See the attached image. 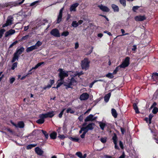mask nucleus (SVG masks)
<instances>
[{
  "label": "nucleus",
  "instance_id": "obj_27",
  "mask_svg": "<svg viewBox=\"0 0 158 158\" xmlns=\"http://www.w3.org/2000/svg\"><path fill=\"white\" fill-rule=\"evenodd\" d=\"M76 155H77L80 158H85L87 156L86 154H85L83 156L81 153L80 152H77L76 153Z\"/></svg>",
  "mask_w": 158,
  "mask_h": 158
},
{
  "label": "nucleus",
  "instance_id": "obj_20",
  "mask_svg": "<svg viewBox=\"0 0 158 158\" xmlns=\"http://www.w3.org/2000/svg\"><path fill=\"white\" fill-rule=\"evenodd\" d=\"M24 49L23 47H21L19 49L17 48L15 53L19 56L24 51Z\"/></svg>",
  "mask_w": 158,
  "mask_h": 158
},
{
  "label": "nucleus",
  "instance_id": "obj_40",
  "mask_svg": "<svg viewBox=\"0 0 158 158\" xmlns=\"http://www.w3.org/2000/svg\"><path fill=\"white\" fill-rule=\"evenodd\" d=\"M66 112L67 113H70L71 114H73L75 112V111L74 110H72L71 108L70 107L67 109Z\"/></svg>",
  "mask_w": 158,
  "mask_h": 158
},
{
  "label": "nucleus",
  "instance_id": "obj_30",
  "mask_svg": "<svg viewBox=\"0 0 158 158\" xmlns=\"http://www.w3.org/2000/svg\"><path fill=\"white\" fill-rule=\"evenodd\" d=\"M111 93H109L106 95L104 97V101L106 102H108L111 96Z\"/></svg>",
  "mask_w": 158,
  "mask_h": 158
},
{
  "label": "nucleus",
  "instance_id": "obj_15",
  "mask_svg": "<svg viewBox=\"0 0 158 158\" xmlns=\"http://www.w3.org/2000/svg\"><path fill=\"white\" fill-rule=\"evenodd\" d=\"M79 4L78 3L76 2L72 4L70 7V11H76V8L79 6Z\"/></svg>",
  "mask_w": 158,
  "mask_h": 158
},
{
  "label": "nucleus",
  "instance_id": "obj_5",
  "mask_svg": "<svg viewBox=\"0 0 158 158\" xmlns=\"http://www.w3.org/2000/svg\"><path fill=\"white\" fill-rule=\"evenodd\" d=\"M10 123L16 127L23 128L24 126V123L23 121H20L18 122L17 124L15 123L12 120L10 121Z\"/></svg>",
  "mask_w": 158,
  "mask_h": 158
},
{
  "label": "nucleus",
  "instance_id": "obj_24",
  "mask_svg": "<svg viewBox=\"0 0 158 158\" xmlns=\"http://www.w3.org/2000/svg\"><path fill=\"white\" fill-rule=\"evenodd\" d=\"M13 19V17L11 16H9L7 18L6 21V23L9 25H10L12 24V19Z\"/></svg>",
  "mask_w": 158,
  "mask_h": 158
},
{
  "label": "nucleus",
  "instance_id": "obj_4",
  "mask_svg": "<svg viewBox=\"0 0 158 158\" xmlns=\"http://www.w3.org/2000/svg\"><path fill=\"white\" fill-rule=\"evenodd\" d=\"M130 58L129 57H126L124 61H123L122 63L119 65L120 68H125L128 67L130 64Z\"/></svg>",
  "mask_w": 158,
  "mask_h": 158
},
{
  "label": "nucleus",
  "instance_id": "obj_9",
  "mask_svg": "<svg viewBox=\"0 0 158 158\" xmlns=\"http://www.w3.org/2000/svg\"><path fill=\"white\" fill-rule=\"evenodd\" d=\"M63 8H61L60 10L59 13V14L58 15L57 20H56V23H59L61 21L62 17V13L63 11Z\"/></svg>",
  "mask_w": 158,
  "mask_h": 158
},
{
  "label": "nucleus",
  "instance_id": "obj_61",
  "mask_svg": "<svg viewBox=\"0 0 158 158\" xmlns=\"http://www.w3.org/2000/svg\"><path fill=\"white\" fill-rule=\"evenodd\" d=\"M58 137L60 139H63L65 138L66 137L64 136V135H59L58 136Z\"/></svg>",
  "mask_w": 158,
  "mask_h": 158
},
{
  "label": "nucleus",
  "instance_id": "obj_17",
  "mask_svg": "<svg viewBox=\"0 0 158 158\" xmlns=\"http://www.w3.org/2000/svg\"><path fill=\"white\" fill-rule=\"evenodd\" d=\"M98 7L103 12H108L110 11V9L107 7L103 6L102 5H98Z\"/></svg>",
  "mask_w": 158,
  "mask_h": 158
},
{
  "label": "nucleus",
  "instance_id": "obj_53",
  "mask_svg": "<svg viewBox=\"0 0 158 158\" xmlns=\"http://www.w3.org/2000/svg\"><path fill=\"white\" fill-rule=\"evenodd\" d=\"M42 131L43 132L44 135L46 138V139H48V134L46 132L43 131V130H42Z\"/></svg>",
  "mask_w": 158,
  "mask_h": 158
},
{
  "label": "nucleus",
  "instance_id": "obj_37",
  "mask_svg": "<svg viewBox=\"0 0 158 158\" xmlns=\"http://www.w3.org/2000/svg\"><path fill=\"white\" fill-rule=\"evenodd\" d=\"M42 44V43L40 41H38L37 43L35 44V45H34L35 46L36 48V49L38 48V47H39Z\"/></svg>",
  "mask_w": 158,
  "mask_h": 158
},
{
  "label": "nucleus",
  "instance_id": "obj_35",
  "mask_svg": "<svg viewBox=\"0 0 158 158\" xmlns=\"http://www.w3.org/2000/svg\"><path fill=\"white\" fill-rule=\"evenodd\" d=\"M50 136L51 139H55L56 137L57 133L56 132H53L50 134Z\"/></svg>",
  "mask_w": 158,
  "mask_h": 158
},
{
  "label": "nucleus",
  "instance_id": "obj_38",
  "mask_svg": "<svg viewBox=\"0 0 158 158\" xmlns=\"http://www.w3.org/2000/svg\"><path fill=\"white\" fill-rule=\"evenodd\" d=\"M79 25V23L76 21H73L72 24V26L74 27H77Z\"/></svg>",
  "mask_w": 158,
  "mask_h": 158
},
{
  "label": "nucleus",
  "instance_id": "obj_50",
  "mask_svg": "<svg viewBox=\"0 0 158 158\" xmlns=\"http://www.w3.org/2000/svg\"><path fill=\"white\" fill-rule=\"evenodd\" d=\"M18 42V41L17 40H15V41L13 42L12 44H11L9 48H12L14 46L16 45Z\"/></svg>",
  "mask_w": 158,
  "mask_h": 158
},
{
  "label": "nucleus",
  "instance_id": "obj_10",
  "mask_svg": "<svg viewBox=\"0 0 158 158\" xmlns=\"http://www.w3.org/2000/svg\"><path fill=\"white\" fill-rule=\"evenodd\" d=\"M54 111H52L51 112H48L46 114H42L43 115V117H44L45 118H52L55 115L54 114Z\"/></svg>",
  "mask_w": 158,
  "mask_h": 158
},
{
  "label": "nucleus",
  "instance_id": "obj_6",
  "mask_svg": "<svg viewBox=\"0 0 158 158\" xmlns=\"http://www.w3.org/2000/svg\"><path fill=\"white\" fill-rule=\"evenodd\" d=\"M50 34L55 37H60V35L59 31L56 28L52 29L51 31Z\"/></svg>",
  "mask_w": 158,
  "mask_h": 158
},
{
  "label": "nucleus",
  "instance_id": "obj_59",
  "mask_svg": "<svg viewBox=\"0 0 158 158\" xmlns=\"http://www.w3.org/2000/svg\"><path fill=\"white\" fill-rule=\"evenodd\" d=\"M157 104L156 102H154L151 106L150 109H152V108L156 107L155 106H156Z\"/></svg>",
  "mask_w": 158,
  "mask_h": 158
},
{
  "label": "nucleus",
  "instance_id": "obj_32",
  "mask_svg": "<svg viewBox=\"0 0 158 158\" xmlns=\"http://www.w3.org/2000/svg\"><path fill=\"white\" fill-rule=\"evenodd\" d=\"M69 139L73 141L76 142H78L80 140V138L77 137H70L69 138Z\"/></svg>",
  "mask_w": 158,
  "mask_h": 158
},
{
  "label": "nucleus",
  "instance_id": "obj_13",
  "mask_svg": "<svg viewBox=\"0 0 158 158\" xmlns=\"http://www.w3.org/2000/svg\"><path fill=\"white\" fill-rule=\"evenodd\" d=\"M88 131V129H81L79 131L80 134H81L80 136L82 139L85 138V135Z\"/></svg>",
  "mask_w": 158,
  "mask_h": 158
},
{
  "label": "nucleus",
  "instance_id": "obj_64",
  "mask_svg": "<svg viewBox=\"0 0 158 158\" xmlns=\"http://www.w3.org/2000/svg\"><path fill=\"white\" fill-rule=\"evenodd\" d=\"M119 145L121 149H123V143L120 141H119Z\"/></svg>",
  "mask_w": 158,
  "mask_h": 158
},
{
  "label": "nucleus",
  "instance_id": "obj_48",
  "mask_svg": "<svg viewBox=\"0 0 158 158\" xmlns=\"http://www.w3.org/2000/svg\"><path fill=\"white\" fill-rule=\"evenodd\" d=\"M140 7V6H133L132 9L133 11L134 12H136V10H138Z\"/></svg>",
  "mask_w": 158,
  "mask_h": 158
},
{
  "label": "nucleus",
  "instance_id": "obj_46",
  "mask_svg": "<svg viewBox=\"0 0 158 158\" xmlns=\"http://www.w3.org/2000/svg\"><path fill=\"white\" fill-rule=\"evenodd\" d=\"M119 2L124 7H125L126 6V1L125 0H119Z\"/></svg>",
  "mask_w": 158,
  "mask_h": 158
},
{
  "label": "nucleus",
  "instance_id": "obj_57",
  "mask_svg": "<svg viewBox=\"0 0 158 158\" xmlns=\"http://www.w3.org/2000/svg\"><path fill=\"white\" fill-rule=\"evenodd\" d=\"M100 140L102 143H105L106 141V138H101Z\"/></svg>",
  "mask_w": 158,
  "mask_h": 158
},
{
  "label": "nucleus",
  "instance_id": "obj_49",
  "mask_svg": "<svg viewBox=\"0 0 158 158\" xmlns=\"http://www.w3.org/2000/svg\"><path fill=\"white\" fill-rule=\"evenodd\" d=\"M112 73H109L106 75V77H107L110 78H113L114 76L113 75Z\"/></svg>",
  "mask_w": 158,
  "mask_h": 158
},
{
  "label": "nucleus",
  "instance_id": "obj_19",
  "mask_svg": "<svg viewBox=\"0 0 158 158\" xmlns=\"http://www.w3.org/2000/svg\"><path fill=\"white\" fill-rule=\"evenodd\" d=\"M112 139L113 140L114 143L115 145L114 147L116 149H119V147L117 145V138L115 134H114V136L113 137Z\"/></svg>",
  "mask_w": 158,
  "mask_h": 158
},
{
  "label": "nucleus",
  "instance_id": "obj_60",
  "mask_svg": "<svg viewBox=\"0 0 158 158\" xmlns=\"http://www.w3.org/2000/svg\"><path fill=\"white\" fill-rule=\"evenodd\" d=\"M83 118V115H81L78 118V119L81 122L82 121Z\"/></svg>",
  "mask_w": 158,
  "mask_h": 158
},
{
  "label": "nucleus",
  "instance_id": "obj_51",
  "mask_svg": "<svg viewBox=\"0 0 158 158\" xmlns=\"http://www.w3.org/2000/svg\"><path fill=\"white\" fill-rule=\"evenodd\" d=\"M39 2V1H35L34 2H33L30 4V6H35L37 5V3L38 2Z\"/></svg>",
  "mask_w": 158,
  "mask_h": 158
},
{
  "label": "nucleus",
  "instance_id": "obj_2",
  "mask_svg": "<svg viewBox=\"0 0 158 158\" xmlns=\"http://www.w3.org/2000/svg\"><path fill=\"white\" fill-rule=\"evenodd\" d=\"M25 0H22L21 2H9L5 3L2 4H0V6L2 8H4L5 7H7L10 6L12 7L13 6H16L18 5H20L22 4Z\"/></svg>",
  "mask_w": 158,
  "mask_h": 158
},
{
  "label": "nucleus",
  "instance_id": "obj_58",
  "mask_svg": "<svg viewBox=\"0 0 158 158\" xmlns=\"http://www.w3.org/2000/svg\"><path fill=\"white\" fill-rule=\"evenodd\" d=\"M64 85L65 86V89H68V88H73L72 87L70 86L69 84H67L66 85L64 84Z\"/></svg>",
  "mask_w": 158,
  "mask_h": 158
},
{
  "label": "nucleus",
  "instance_id": "obj_31",
  "mask_svg": "<svg viewBox=\"0 0 158 158\" xmlns=\"http://www.w3.org/2000/svg\"><path fill=\"white\" fill-rule=\"evenodd\" d=\"M111 113L112 116L114 118H116L117 117L118 114L116 110L112 108L111 109Z\"/></svg>",
  "mask_w": 158,
  "mask_h": 158
},
{
  "label": "nucleus",
  "instance_id": "obj_52",
  "mask_svg": "<svg viewBox=\"0 0 158 158\" xmlns=\"http://www.w3.org/2000/svg\"><path fill=\"white\" fill-rule=\"evenodd\" d=\"M15 80V78L14 77H12L11 78H10L9 79V82L10 84H12L14 83Z\"/></svg>",
  "mask_w": 158,
  "mask_h": 158
},
{
  "label": "nucleus",
  "instance_id": "obj_7",
  "mask_svg": "<svg viewBox=\"0 0 158 158\" xmlns=\"http://www.w3.org/2000/svg\"><path fill=\"white\" fill-rule=\"evenodd\" d=\"M45 63L44 62H40L38 63L36 65H35L34 67H33L29 71V72L27 73V76L28 75H31L32 74V72H31V70L33 69H36L37 68H38L41 65L44 64Z\"/></svg>",
  "mask_w": 158,
  "mask_h": 158
},
{
  "label": "nucleus",
  "instance_id": "obj_29",
  "mask_svg": "<svg viewBox=\"0 0 158 158\" xmlns=\"http://www.w3.org/2000/svg\"><path fill=\"white\" fill-rule=\"evenodd\" d=\"M133 109L135 110V112L136 114H139V110L137 106V105L136 103H134L133 104Z\"/></svg>",
  "mask_w": 158,
  "mask_h": 158
},
{
  "label": "nucleus",
  "instance_id": "obj_25",
  "mask_svg": "<svg viewBox=\"0 0 158 158\" xmlns=\"http://www.w3.org/2000/svg\"><path fill=\"white\" fill-rule=\"evenodd\" d=\"M95 125V124L93 123H92L89 124L87 125L86 127H83L81 128L82 129H89V128H93V126Z\"/></svg>",
  "mask_w": 158,
  "mask_h": 158
},
{
  "label": "nucleus",
  "instance_id": "obj_26",
  "mask_svg": "<svg viewBox=\"0 0 158 158\" xmlns=\"http://www.w3.org/2000/svg\"><path fill=\"white\" fill-rule=\"evenodd\" d=\"M35 49H36V48L33 45L27 48L26 49V51L27 52H29Z\"/></svg>",
  "mask_w": 158,
  "mask_h": 158
},
{
  "label": "nucleus",
  "instance_id": "obj_3",
  "mask_svg": "<svg viewBox=\"0 0 158 158\" xmlns=\"http://www.w3.org/2000/svg\"><path fill=\"white\" fill-rule=\"evenodd\" d=\"M90 61L87 58H85L81 61V66L82 69L85 71L88 69L89 67Z\"/></svg>",
  "mask_w": 158,
  "mask_h": 158
},
{
  "label": "nucleus",
  "instance_id": "obj_47",
  "mask_svg": "<svg viewBox=\"0 0 158 158\" xmlns=\"http://www.w3.org/2000/svg\"><path fill=\"white\" fill-rule=\"evenodd\" d=\"M5 30L4 29H2L0 30V38H1L3 35Z\"/></svg>",
  "mask_w": 158,
  "mask_h": 158
},
{
  "label": "nucleus",
  "instance_id": "obj_45",
  "mask_svg": "<svg viewBox=\"0 0 158 158\" xmlns=\"http://www.w3.org/2000/svg\"><path fill=\"white\" fill-rule=\"evenodd\" d=\"M66 109L65 108H64L62 110L61 112L58 115V117L59 118H61L62 117L63 114L65 110Z\"/></svg>",
  "mask_w": 158,
  "mask_h": 158
},
{
  "label": "nucleus",
  "instance_id": "obj_55",
  "mask_svg": "<svg viewBox=\"0 0 158 158\" xmlns=\"http://www.w3.org/2000/svg\"><path fill=\"white\" fill-rule=\"evenodd\" d=\"M154 115L152 114H150L149 116V124L151 123V120L152 118L153 117Z\"/></svg>",
  "mask_w": 158,
  "mask_h": 158
},
{
  "label": "nucleus",
  "instance_id": "obj_12",
  "mask_svg": "<svg viewBox=\"0 0 158 158\" xmlns=\"http://www.w3.org/2000/svg\"><path fill=\"white\" fill-rule=\"evenodd\" d=\"M96 118V117H94L93 115L90 114L86 117V118L85 119V122H87L89 121H92L95 120Z\"/></svg>",
  "mask_w": 158,
  "mask_h": 158
},
{
  "label": "nucleus",
  "instance_id": "obj_41",
  "mask_svg": "<svg viewBox=\"0 0 158 158\" xmlns=\"http://www.w3.org/2000/svg\"><path fill=\"white\" fill-rule=\"evenodd\" d=\"M69 34V32L67 31H63L61 34V36H64V37H66Z\"/></svg>",
  "mask_w": 158,
  "mask_h": 158
},
{
  "label": "nucleus",
  "instance_id": "obj_21",
  "mask_svg": "<svg viewBox=\"0 0 158 158\" xmlns=\"http://www.w3.org/2000/svg\"><path fill=\"white\" fill-rule=\"evenodd\" d=\"M35 151L38 155L40 156L42 155L44 153V151L38 147L35 148Z\"/></svg>",
  "mask_w": 158,
  "mask_h": 158
},
{
  "label": "nucleus",
  "instance_id": "obj_16",
  "mask_svg": "<svg viewBox=\"0 0 158 158\" xmlns=\"http://www.w3.org/2000/svg\"><path fill=\"white\" fill-rule=\"evenodd\" d=\"M15 32V30L10 29L5 33V36L7 37L10 35L14 34Z\"/></svg>",
  "mask_w": 158,
  "mask_h": 158
},
{
  "label": "nucleus",
  "instance_id": "obj_28",
  "mask_svg": "<svg viewBox=\"0 0 158 158\" xmlns=\"http://www.w3.org/2000/svg\"><path fill=\"white\" fill-rule=\"evenodd\" d=\"M111 7L113 9L114 12H118L119 11V9L118 6L114 4H112L111 5Z\"/></svg>",
  "mask_w": 158,
  "mask_h": 158
},
{
  "label": "nucleus",
  "instance_id": "obj_14",
  "mask_svg": "<svg viewBox=\"0 0 158 158\" xmlns=\"http://www.w3.org/2000/svg\"><path fill=\"white\" fill-rule=\"evenodd\" d=\"M50 84H48L47 85L44 86L43 89L44 90H46L47 89H49L51 87L52 85L54 83L55 80L54 79H50L49 82Z\"/></svg>",
  "mask_w": 158,
  "mask_h": 158
},
{
  "label": "nucleus",
  "instance_id": "obj_44",
  "mask_svg": "<svg viewBox=\"0 0 158 158\" xmlns=\"http://www.w3.org/2000/svg\"><path fill=\"white\" fill-rule=\"evenodd\" d=\"M59 81H58L57 82V84L56 86V88L57 89L58 88H59L60 86L63 84L64 81H61L60 82H59Z\"/></svg>",
  "mask_w": 158,
  "mask_h": 158
},
{
  "label": "nucleus",
  "instance_id": "obj_39",
  "mask_svg": "<svg viewBox=\"0 0 158 158\" xmlns=\"http://www.w3.org/2000/svg\"><path fill=\"white\" fill-rule=\"evenodd\" d=\"M17 62H14L11 66V69L13 70H14L15 68H16L17 67Z\"/></svg>",
  "mask_w": 158,
  "mask_h": 158
},
{
  "label": "nucleus",
  "instance_id": "obj_33",
  "mask_svg": "<svg viewBox=\"0 0 158 158\" xmlns=\"http://www.w3.org/2000/svg\"><path fill=\"white\" fill-rule=\"evenodd\" d=\"M98 123L100 127V128H104L107 126L106 123L102 122H99Z\"/></svg>",
  "mask_w": 158,
  "mask_h": 158
},
{
  "label": "nucleus",
  "instance_id": "obj_54",
  "mask_svg": "<svg viewBox=\"0 0 158 158\" xmlns=\"http://www.w3.org/2000/svg\"><path fill=\"white\" fill-rule=\"evenodd\" d=\"M91 49L89 50V52H88L86 54V56H88V55H90V54H91V53L93 52V47H91Z\"/></svg>",
  "mask_w": 158,
  "mask_h": 158
},
{
  "label": "nucleus",
  "instance_id": "obj_43",
  "mask_svg": "<svg viewBox=\"0 0 158 158\" xmlns=\"http://www.w3.org/2000/svg\"><path fill=\"white\" fill-rule=\"evenodd\" d=\"M29 36L28 35L23 36L22 37L20 40L21 41H23V40H27Z\"/></svg>",
  "mask_w": 158,
  "mask_h": 158
},
{
  "label": "nucleus",
  "instance_id": "obj_42",
  "mask_svg": "<svg viewBox=\"0 0 158 158\" xmlns=\"http://www.w3.org/2000/svg\"><path fill=\"white\" fill-rule=\"evenodd\" d=\"M153 108L152 112L153 114H156L158 112V108L156 107H154Z\"/></svg>",
  "mask_w": 158,
  "mask_h": 158
},
{
  "label": "nucleus",
  "instance_id": "obj_63",
  "mask_svg": "<svg viewBox=\"0 0 158 158\" xmlns=\"http://www.w3.org/2000/svg\"><path fill=\"white\" fill-rule=\"evenodd\" d=\"M96 82V81H95L94 80V81H93L92 83H91L89 85V87L90 88H91L92 87L93 85H94V84Z\"/></svg>",
  "mask_w": 158,
  "mask_h": 158
},
{
  "label": "nucleus",
  "instance_id": "obj_56",
  "mask_svg": "<svg viewBox=\"0 0 158 158\" xmlns=\"http://www.w3.org/2000/svg\"><path fill=\"white\" fill-rule=\"evenodd\" d=\"M71 81L73 84H74V83H76L77 81L73 77H72L70 80Z\"/></svg>",
  "mask_w": 158,
  "mask_h": 158
},
{
  "label": "nucleus",
  "instance_id": "obj_23",
  "mask_svg": "<svg viewBox=\"0 0 158 158\" xmlns=\"http://www.w3.org/2000/svg\"><path fill=\"white\" fill-rule=\"evenodd\" d=\"M19 56L18 55V54L15 53V52L14 53L13 56L12 58V59L11 60V62L12 63L14 62L16 60H18L19 59Z\"/></svg>",
  "mask_w": 158,
  "mask_h": 158
},
{
  "label": "nucleus",
  "instance_id": "obj_18",
  "mask_svg": "<svg viewBox=\"0 0 158 158\" xmlns=\"http://www.w3.org/2000/svg\"><path fill=\"white\" fill-rule=\"evenodd\" d=\"M39 117L40 118L36 121V123L39 124L43 123L44 122V119L45 118L43 117L42 114L40 115Z\"/></svg>",
  "mask_w": 158,
  "mask_h": 158
},
{
  "label": "nucleus",
  "instance_id": "obj_22",
  "mask_svg": "<svg viewBox=\"0 0 158 158\" xmlns=\"http://www.w3.org/2000/svg\"><path fill=\"white\" fill-rule=\"evenodd\" d=\"M19 56L18 55V54L15 53V52L14 53L13 56L12 58V59L11 60V62L12 63L14 62L16 60H18L19 59Z\"/></svg>",
  "mask_w": 158,
  "mask_h": 158
},
{
  "label": "nucleus",
  "instance_id": "obj_1",
  "mask_svg": "<svg viewBox=\"0 0 158 158\" xmlns=\"http://www.w3.org/2000/svg\"><path fill=\"white\" fill-rule=\"evenodd\" d=\"M57 71L59 72L58 74V77L60 79L58 80V81H64V78L69 76L68 72L64 71L62 69L59 68Z\"/></svg>",
  "mask_w": 158,
  "mask_h": 158
},
{
  "label": "nucleus",
  "instance_id": "obj_34",
  "mask_svg": "<svg viewBox=\"0 0 158 158\" xmlns=\"http://www.w3.org/2000/svg\"><path fill=\"white\" fill-rule=\"evenodd\" d=\"M152 79L155 80L158 78V73H153L152 76Z\"/></svg>",
  "mask_w": 158,
  "mask_h": 158
},
{
  "label": "nucleus",
  "instance_id": "obj_36",
  "mask_svg": "<svg viewBox=\"0 0 158 158\" xmlns=\"http://www.w3.org/2000/svg\"><path fill=\"white\" fill-rule=\"evenodd\" d=\"M120 68V67L119 66V65L117 66L114 69V70L113 71L112 74H116L117 72L121 68Z\"/></svg>",
  "mask_w": 158,
  "mask_h": 158
},
{
  "label": "nucleus",
  "instance_id": "obj_62",
  "mask_svg": "<svg viewBox=\"0 0 158 158\" xmlns=\"http://www.w3.org/2000/svg\"><path fill=\"white\" fill-rule=\"evenodd\" d=\"M137 49V46L136 45H134L132 48V50L133 51L135 52L136 51V50Z\"/></svg>",
  "mask_w": 158,
  "mask_h": 158
},
{
  "label": "nucleus",
  "instance_id": "obj_8",
  "mask_svg": "<svg viewBox=\"0 0 158 158\" xmlns=\"http://www.w3.org/2000/svg\"><path fill=\"white\" fill-rule=\"evenodd\" d=\"M89 95L87 93H82L80 96L79 98L81 101L86 100L89 98Z\"/></svg>",
  "mask_w": 158,
  "mask_h": 158
},
{
  "label": "nucleus",
  "instance_id": "obj_11",
  "mask_svg": "<svg viewBox=\"0 0 158 158\" xmlns=\"http://www.w3.org/2000/svg\"><path fill=\"white\" fill-rule=\"evenodd\" d=\"M134 19L136 21H142L145 20L146 17L144 15L143 16L139 15L135 16Z\"/></svg>",
  "mask_w": 158,
  "mask_h": 158
}]
</instances>
